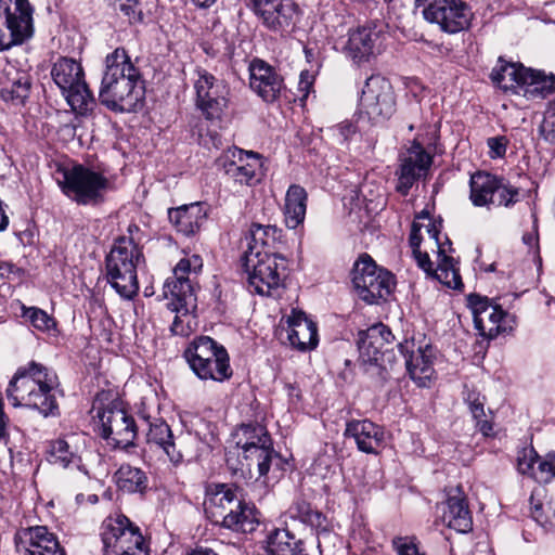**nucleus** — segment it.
Wrapping results in <instances>:
<instances>
[{"mask_svg":"<svg viewBox=\"0 0 555 555\" xmlns=\"http://www.w3.org/2000/svg\"><path fill=\"white\" fill-rule=\"evenodd\" d=\"M464 396H465L464 399H465L467 404L474 403V402L478 401L479 398H481L480 393L476 392L474 390H467L464 393Z\"/></svg>","mask_w":555,"mask_h":555,"instance_id":"60","label":"nucleus"},{"mask_svg":"<svg viewBox=\"0 0 555 555\" xmlns=\"http://www.w3.org/2000/svg\"><path fill=\"white\" fill-rule=\"evenodd\" d=\"M137 5L132 2H119L118 9L129 18L130 23L142 21V13L137 11Z\"/></svg>","mask_w":555,"mask_h":555,"instance_id":"53","label":"nucleus"},{"mask_svg":"<svg viewBox=\"0 0 555 555\" xmlns=\"http://www.w3.org/2000/svg\"><path fill=\"white\" fill-rule=\"evenodd\" d=\"M34 31V8L28 0H0V51L25 43Z\"/></svg>","mask_w":555,"mask_h":555,"instance_id":"10","label":"nucleus"},{"mask_svg":"<svg viewBox=\"0 0 555 555\" xmlns=\"http://www.w3.org/2000/svg\"><path fill=\"white\" fill-rule=\"evenodd\" d=\"M168 218L178 232L185 236L197 233L207 219V212L202 203L182 205L168 210Z\"/></svg>","mask_w":555,"mask_h":555,"instance_id":"28","label":"nucleus"},{"mask_svg":"<svg viewBox=\"0 0 555 555\" xmlns=\"http://www.w3.org/2000/svg\"><path fill=\"white\" fill-rule=\"evenodd\" d=\"M23 317L37 330L41 332H49L55 326L53 318L46 311L36 308H23Z\"/></svg>","mask_w":555,"mask_h":555,"instance_id":"44","label":"nucleus"},{"mask_svg":"<svg viewBox=\"0 0 555 555\" xmlns=\"http://www.w3.org/2000/svg\"><path fill=\"white\" fill-rule=\"evenodd\" d=\"M286 324L285 328L282 326L281 332H286V338L293 348L308 351L318 346L317 324L309 320L304 311L293 309L286 318Z\"/></svg>","mask_w":555,"mask_h":555,"instance_id":"25","label":"nucleus"},{"mask_svg":"<svg viewBox=\"0 0 555 555\" xmlns=\"http://www.w3.org/2000/svg\"><path fill=\"white\" fill-rule=\"evenodd\" d=\"M469 411L475 420L485 417V398L481 397L478 401L468 404Z\"/></svg>","mask_w":555,"mask_h":555,"instance_id":"57","label":"nucleus"},{"mask_svg":"<svg viewBox=\"0 0 555 555\" xmlns=\"http://www.w3.org/2000/svg\"><path fill=\"white\" fill-rule=\"evenodd\" d=\"M184 358L192 372L202 380L222 383L233 375L227 349L209 336H198L190 341Z\"/></svg>","mask_w":555,"mask_h":555,"instance_id":"7","label":"nucleus"},{"mask_svg":"<svg viewBox=\"0 0 555 555\" xmlns=\"http://www.w3.org/2000/svg\"><path fill=\"white\" fill-rule=\"evenodd\" d=\"M417 262V266L423 269L427 275H431L435 269H433V262L427 253H422L421 249L412 251Z\"/></svg>","mask_w":555,"mask_h":555,"instance_id":"54","label":"nucleus"},{"mask_svg":"<svg viewBox=\"0 0 555 555\" xmlns=\"http://www.w3.org/2000/svg\"><path fill=\"white\" fill-rule=\"evenodd\" d=\"M269 555H308L301 540L286 529H275L267 538Z\"/></svg>","mask_w":555,"mask_h":555,"instance_id":"37","label":"nucleus"},{"mask_svg":"<svg viewBox=\"0 0 555 555\" xmlns=\"http://www.w3.org/2000/svg\"><path fill=\"white\" fill-rule=\"evenodd\" d=\"M247 7L272 30L288 27L296 14L293 0H246Z\"/></svg>","mask_w":555,"mask_h":555,"instance_id":"23","label":"nucleus"},{"mask_svg":"<svg viewBox=\"0 0 555 555\" xmlns=\"http://www.w3.org/2000/svg\"><path fill=\"white\" fill-rule=\"evenodd\" d=\"M144 263L142 248L131 236H120L105 258L107 283L116 293L132 299L139 292L138 268Z\"/></svg>","mask_w":555,"mask_h":555,"instance_id":"4","label":"nucleus"},{"mask_svg":"<svg viewBox=\"0 0 555 555\" xmlns=\"http://www.w3.org/2000/svg\"><path fill=\"white\" fill-rule=\"evenodd\" d=\"M307 199V192L302 186L292 184L288 188L284 205L285 223L288 229H296L304 222L306 217Z\"/></svg>","mask_w":555,"mask_h":555,"instance_id":"36","label":"nucleus"},{"mask_svg":"<svg viewBox=\"0 0 555 555\" xmlns=\"http://www.w3.org/2000/svg\"><path fill=\"white\" fill-rule=\"evenodd\" d=\"M57 184L62 192L79 205H96L104 198L109 181L102 171L75 165L61 171Z\"/></svg>","mask_w":555,"mask_h":555,"instance_id":"9","label":"nucleus"},{"mask_svg":"<svg viewBox=\"0 0 555 555\" xmlns=\"http://www.w3.org/2000/svg\"><path fill=\"white\" fill-rule=\"evenodd\" d=\"M357 130V126L349 120H345L328 129L331 135L336 139L338 143H346L353 134H356Z\"/></svg>","mask_w":555,"mask_h":555,"instance_id":"48","label":"nucleus"},{"mask_svg":"<svg viewBox=\"0 0 555 555\" xmlns=\"http://www.w3.org/2000/svg\"><path fill=\"white\" fill-rule=\"evenodd\" d=\"M537 491H534L530 498V514L532 519L542 527H545L550 521L548 512L544 509V506L540 502H535Z\"/></svg>","mask_w":555,"mask_h":555,"instance_id":"50","label":"nucleus"},{"mask_svg":"<svg viewBox=\"0 0 555 555\" xmlns=\"http://www.w3.org/2000/svg\"><path fill=\"white\" fill-rule=\"evenodd\" d=\"M117 488L127 493H143L147 489L146 474L129 464L121 465L114 474Z\"/></svg>","mask_w":555,"mask_h":555,"instance_id":"38","label":"nucleus"},{"mask_svg":"<svg viewBox=\"0 0 555 555\" xmlns=\"http://www.w3.org/2000/svg\"><path fill=\"white\" fill-rule=\"evenodd\" d=\"M236 446L241 449L253 448V447H271L272 439L268 434L267 429L259 424H246L242 425L236 434Z\"/></svg>","mask_w":555,"mask_h":555,"instance_id":"40","label":"nucleus"},{"mask_svg":"<svg viewBox=\"0 0 555 555\" xmlns=\"http://www.w3.org/2000/svg\"><path fill=\"white\" fill-rule=\"evenodd\" d=\"M288 513L292 518L299 519L300 521L319 526L321 524V513L313 511L310 503L301 496H297L291 505Z\"/></svg>","mask_w":555,"mask_h":555,"instance_id":"43","label":"nucleus"},{"mask_svg":"<svg viewBox=\"0 0 555 555\" xmlns=\"http://www.w3.org/2000/svg\"><path fill=\"white\" fill-rule=\"evenodd\" d=\"M422 224L414 221L412 223L411 233L409 237V244L412 248V251L420 249L421 243H422V235H421Z\"/></svg>","mask_w":555,"mask_h":555,"instance_id":"56","label":"nucleus"},{"mask_svg":"<svg viewBox=\"0 0 555 555\" xmlns=\"http://www.w3.org/2000/svg\"><path fill=\"white\" fill-rule=\"evenodd\" d=\"M433 163V157L416 141H413L406 154L401 157L396 172L398 182L396 190L403 196L408 195L413 184L421 179Z\"/></svg>","mask_w":555,"mask_h":555,"instance_id":"20","label":"nucleus"},{"mask_svg":"<svg viewBox=\"0 0 555 555\" xmlns=\"http://www.w3.org/2000/svg\"><path fill=\"white\" fill-rule=\"evenodd\" d=\"M243 267L250 292L268 297L280 295L286 276L284 257L268 250H257V246H253L245 253Z\"/></svg>","mask_w":555,"mask_h":555,"instance_id":"6","label":"nucleus"},{"mask_svg":"<svg viewBox=\"0 0 555 555\" xmlns=\"http://www.w3.org/2000/svg\"><path fill=\"white\" fill-rule=\"evenodd\" d=\"M379 33L370 25L358 27L349 34L345 47L346 54L356 63L367 61L374 53Z\"/></svg>","mask_w":555,"mask_h":555,"instance_id":"30","label":"nucleus"},{"mask_svg":"<svg viewBox=\"0 0 555 555\" xmlns=\"http://www.w3.org/2000/svg\"><path fill=\"white\" fill-rule=\"evenodd\" d=\"M476 425H477V428L479 429V431L486 436V437H490L493 435V426L492 424L487 421V420H483V417L479 418V420H476Z\"/></svg>","mask_w":555,"mask_h":555,"instance_id":"58","label":"nucleus"},{"mask_svg":"<svg viewBox=\"0 0 555 555\" xmlns=\"http://www.w3.org/2000/svg\"><path fill=\"white\" fill-rule=\"evenodd\" d=\"M345 438H352L359 451L378 454L387 444L385 429L370 420H351L346 423Z\"/></svg>","mask_w":555,"mask_h":555,"instance_id":"24","label":"nucleus"},{"mask_svg":"<svg viewBox=\"0 0 555 555\" xmlns=\"http://www.w3.org/2000/svg\"><path fill=\"white\" fill-rule=\"evenodd\" d=\"M243 450V456L247 462L249 472L253 467L257 469V479L263 477L270 470L272 457L274 455L273 444L271 447H253Z\"/></svg>","mask_w":555,"mask_h":555,"instance_id":"41","label":"nucleus"},{"mask_svg":"<svg viewBox=\"0 0 555 555\" xmlns=\"http://www.w3.org/2000/svg\"><path fill=\"white\" fill-rule=\"evenodd\" d=\"M57 386L59 379L53 370L30 361L17 369L8 386L7 396L14 406L31 408L49 416L57 410Z\"/></svg>","mask_w":555,"mask_h":555,"instance_id":"2","label":"nucleus"},{"mask_svg":"<svg viewBox=\"0 0 555 555\" xmlns=\"http://www.w3.org/2000/svg\"><path fill=\"white\" fill-rule=\"evenodd\" d=\"M392 544L399 555H423L420 554L413 539L408 537L395 538Z\"/></svg>","mask_w":555,"mask_h":555,"instance_id":"51","label":"nucleus"},{"mask_svg":"<svg viewBox=\"0 0 555 555\" xmlns=\"http://www.w3.org/2000/svg\"><path fill=\"white\" fill-rule=\"evenodd\" d=\"M79 436L69 434L50 442L48 461L51 464L66 468L70 465L80 467Z\"/></svg>","mask_w":555,"mask_h":555,"instance_id":"31","label":"nucleus"},{"mask_svg":"<svg viewBox=\"0 0 555 555\" xmlns=\"http://www.w3.org/2000/svg\"><path fill=\"white\" fill-rule=\"evenodd\" d=\"M499 177L486 171H477L469 180V199L476 207H485L495 203V190Z\"/></svg>","mask_w":555,"mask_h":555,"instance_id":"33","label":"nucleus"},{"mask_svg":"<svg viewBox=\"0 0 555 555\" xmlns=\"http://www.w3.org/2000/svg\"><path fill=\"white\" fill-rule=\"evenodd\" d=\"M50 74L74 112L86 115L93 108L94 98L87 86L79 62L70 57H60L52 65Z\"/></svg>","mask_w":555,"mask_h":555,"instance_id":"8","label":"nucleus"},{"mask_svg":"<svg viewBox=\"0 0 555 555\" xmlns=\"http://www.w3.org/2000/svg\"><path fill=\"white\" fill-rule=\"evenodd\" d=\"M89 501L91 503H96L98 502V496L95 494H92V495L89 496Z\"/></svg>","mask_w":555,"mask_h":555,"instance_id":"63","label":"nucleus"},{"mask_svg":"<svg viewBox=\"0 0 555 555\" xmlns=\"http://www.w3.org/2000/svg\"><path fill=\"white\" fill-rule=\"evenodd\" d=\"M398 349L410 377L420 387H428L435 374L434 348L429 344L416 347L414 340H405L398 345Z\"/></svg>","mask_w":555,"mask_h":555,"instance_id":"19","label":"nucleus"},{"mask_svg":"<svg viewBox=\"0 0 555 555\" xmlns=\"http://www.w3.org/2000/svg\"><path fill=\"white\" fill-rule=\"evenodd\" d=\"M15 545L17 552L26 555H65L56 537L44 526L17 531Z\"/></svg>","mask_w":555,"mask_h":555,"instance_id":"22","label":"nucleus"},{"mask_svg":"<svg viewBox=\"0 0 555 555\" xmlns=\"http://www.w3.org/2000/svg\"><path fill=\"white\" fill-rule=\"evenodd\" d=\"M426 232L428 234L429 240L433 242V244H435L437 246L438 249L440 246L446 248V245H448L449 249H451V242L449 241L448 237H446L444 243H441L439 241L440 231L438 230V228L435 223L429 222L426 225Z\"/></svg>","mask_w":555,"mask_h":555,"instance_id":"55","label":"nucleus"},{"mask_svg":"<svg viewBox=\"0 0 555 555\" xmlns=\"http://www.w3.org/2000/svg\"><path fill=\"white\" fill-rule=\"evenodd\" d=\"M422 8L423 17L437 24L448 34H456L469 27L473 13L463 0H414Z\"/></svg>","mask_w":555,"mask_h":555,"instance_id":"13","label":"nucleus"},{"mask_svg":"<svg viewBox=\"0 0 555 555\" xmlns=\"http://www.w3.org/2000/svg\"><path fill=\"white\" fill-rule=\"evenodd\" d=\"M555 90V75L528 68L525 72L520 95L528 100L544 99Z\"/></svg>","mask_w":555,"mask_h":555,"instance_id":"35","label":"nucleus"},{"mask_svg":"<svg viewBox=\"0 0 555 555\" xmlns=\"http://www.w3.org/2000/svg\"><path fill=\"white\" fill-rule=\"evenodd\" d=\"M196 91V106L206 119H220L229 102V87L206 70L198 72L194 83Z\"/></svg>","mask_w":555,"mask_h":555,"instance_id":"17","label":"nucleus"},{"mask_svg":"<svg viewBox=\"0 0 555 555\" xmlns=\"http://www.w3.org/2000/svg\"><path fill=\"white\" fill-rule=\"evenodd\" d=\"M540 133L545 141L555 144V100L544 113L543 120L540 125Z\"/></svg>","mask_w":555,"mask_h":555,"instance_id":"46","label":"nucleus"},{"mask_svg":"<svg viewBox=\"0 0 555 555\" xmlns=\"http://www.w3.org/2000/svg\"><path fill=\"white\" fill-rule=\"evenodd\" d=\"M217 165L233 181L240 184L253 185L259 181L258 173L262 167V162L258 153L232 147L217 159Z\"/></svg>","mask_w":555,"mask_h":555,"instance_id":"18","label":"nucleus"},{"mask_svg":"<svg viewBox=\"0 0 555 555\" xmlns=\"http://www.w3.org/2000/svg\"><path fill=\"white\" fill-rule=\"evenodd\" d=\"M518 189L499 178V186L495 190V205L509 207L518 201Z\"/></svg>","mask_w":555,"mask_h":555,"instance_id":"45","label":"nucleus"},{"mask_svg":"<svg viewBox=\"0 0 555 555\" xmlns=\"http://www.w3.org/2000/svg\"><path fill=\"white\" fill-rule=\"evenodd\" d=\"M101 530L106 555H147V546L139 527L125 515L107 517Z\"/></svg>","mask_w":555,"mask_h":555,"instance_id":"11","label":"nucleus"},{"mask_svg":"<svg viewBox=\"0 0 555 555\" xmlns=\"http://www.w3.org/2000/svg\"><path fill=\"white\" fill-rule=\"evenodd\" d=\"M392 339L393 335L386 325L379 323L371 326L361 333L358 343L361 357L364 361L376 364L384 361V358L388 354L386 347Z\"/></svg>","mask_w":555,"mask_h":555,"instance_id":"26","label":"nucleus"},{"mask_svg":"<svg viewBox=\"0 0 555 555\" xmlns=\"http://www.w3.org/2000/svg\"><path fill=\"white\" fill-rule=\"evenodd\" d=\"M438 266L431 273V278L436 279L449 288L457 289L462 286L461 276L455 268L454 259L447 255V248L439 247Z\"/></svg>","mask_w":555,"mask_h":555,"instance_id":"39","label":"nucleus"},{"mask_svg":"<svg viewBox=\"0 0 555 555\" xmlns=\"http://www.w3.org/2000/svg\"><path fill=\"white\" fill-rule=\"evenodd\" d=\"M100 436L112 448L126 449L133 444L137 425L133 417L116 404L107 405L98 413Z\"/></svg>","mask_w":555,"mask_h":555,"instance_id":"16","label":"nucleus"},{"mask_svg":"<svg viewBox=\"0 0 555 555\" xmlns=\"http://www.w3.org/2000/svg\"><path fill=\"white\" fill-rule=\"evenodd\" d=\"M538 459L539 456L533 449H524L517 459L518 472L532 478Z\"/></svg>","mask_w":555,"mask_h":555,"instance_id":"47","label":"nucleus"},{"mask_svg":"<svg viewBox=\"0 0 555 555\" xmlns=\"http://www.w3.org/2000/svg\"><path fill=\"white\" fill-rule=\"evenodd\" d=\"M528 68L522 64L503 62L500 59L491 72V80L500 89L520 95L525 72H528Z\"/></svg>","mask_w":555,"mask_h":555,"instance_id":"32","label":"nucleus"},{"mask_svg":"<svg viewBox=\"0 0 555 555\" xmlns=\"http://www.w3.org/2000/svg\"><path fill=\"white\" fill-rule=\"evenodd\" d=\"M311 76L308 72H304L300 74V81H299V88L301 91H309V88L311 87Z\"/></svg>","mask_w":555,"mask_h":555,"instance_id":"59","label":"nucleus"},{"mask_svg":"<svg viewBox=\"0 0 555 555\" xmlns=\"http://www.w3.org/2000/svg\"><path fill=\"white\" fill-rule=\"evenodd\" d=\"M360 116L372 124L388 120L396 112V98L390 82L380 75H372L365 81L360 99Z\"/></svg>","mask_w":555,"mask_h":555,"instance_id":"14","label":"nucleus"},{"mask_svg":"<svg viewBox=\"0 0 555 555\" xmlns=\"http://www.w3.org/2000/svg\"><path fill=\"white\" fill-rule=\"evenodd\" d=\"M532 478L539 483H547L555 478V464L538 459Z\"/></svg>","mask_w":555,"mask_h":555,"instance_id":"49","label":"nucleus"},{"mask_svg":"<svg viewBox=\"0 0 555 555\" xmlns=\"http://www.w3.org/2000/svg\"><path fill=\"white\" fill-rule=\"evenodd\" d=\"M351 274L358 297L370 305L385 300L395 287L393 275L378 268L369 255H362L356 261Z\"/></svg>","mask_w":555,"mask_h":555,"instance_id":"12","label":"nucleus"},{"mask_svg":"<svg viewBox=\"0 0 555 555\" xmlns=\"http://www.w3.org/2000/svg\"><path fill=\"white\" fill-rule=\"evenodd\" d=\"M467 302L480 336L493 339L513 328L514 318L488 297L470 294Z\"/></svg>","mask_w":555,"mask_h":555,"instance_id":"15","label":"nucleus"},{"mask_svg":"<svg viewBox=\"0 0 555 555\" xmlns=\"http://www.w3.org/2000/svg\"><path fill=\"white\" fill-rule=\"evenodd\" d=\"M442 522L456 532L466 533L473 528V518L463 491L457 487L454 493H449L441 505Z\"/></svg>","mask_w":555,"mask_h":555,"instance_id":"27","label":"nucleus"},{"mask_svg":"<svg viewBox=\"0 0 555 555\" xmlns=\"http://www.w3.org/2000/svg\"><path fill=\"white\" fill-rule=\"evenodd\" d=\"M3 86L0 90L1 99L13 105H23L30 94V75L10 66L3 70Z\"/></svg>","mask_w":555,"mask_h":555,"instance_id":"29","label":"nucleus"},{"mask_svg":"<svg viewBox=\"0 0 555 555\" xmlns=\"http://www.w3.org/2000/svg\"><path fill=\"white\" fill-rule=\"evenodd\" d=\"M279 234L280 230L275 225L253 223L249 229L248 250L253 246H257V250H266L267 247H271L275 243Z\"/></svg>","mask_w":555,"mask_h":555,"instance_id":"42","label":"nucleus"},{"mask_svg":"<svg viewBox=\"0 0 555 555\" xmlns=\"http://www.w3.org/2000/svg\"><path fill=\"white\" fill-rule=\"evenodd\" d=\"M105 64L99 92L101 103L113 112H137L145 95L140 70L131 63L124 48H117L108 54Z\"/></svg>","mask_w":555,"mask_h":555,"instance_id":"1","label":"nucleus"},{"mask_svg":"<svg viewBox=\"0 0 555 555\" xmlns=\"http://www.w3.org/2000/svg\"><path fill=\"white\" fill-rule=\"evenodd\" d=\"M188 555H218V554L208 547H197V548L192 550Z\"/></svg>","mask_w":555,"mask_h":555,"instance_id":"61","label":"nucleus"},{"mask_svg":"<svg viewBox=\"0 0 555 555\" xmlns=\"http://www.w3.org/2000/svg\"><path fill=\"white\" fill-rule=\"evenodd\" d=\"M249 72V86L264 102L273 103L286 92L284 78L264 61H253Z\"/></svg>","mask_w":555,"mask_h":555,"instance_id":"21","label":"nucleus"},{"mask_svg":"<svg viewBox=\"0 0 555 555\" xmlns=\"http://www.w3.org/2000/svg\"><path fill=\"white\" fill-rule=\"evenodd\" d=\"M204 506L214 524L235 532H253L259 524L255 505L246 502L234 485L208 486Z\"/></svg>","mask_w":555,"mask_h":555,"instance_id":"3","label":"nucleus"},{"mask_svg":"<svg viewBox=\"0 0 555 555\" xmlns=\"http://www.w3.org/2000/svg\"><path fill=\"white\" fill-rule=\"evenodd\" d=\"M508 140L506 137L498 135L487 140L491 158L503 157L506 153Z\"/></svg>","mask_w":555,"mask_h":555,"instance_id":"52","label":"nucleus"},{"mask_svg":"<svg viewBox=\"0 0 555 555\" xmlns=\"http://www.w3.org/2000/svg\"><path fill=\"white\" fill-rule=\"evenodd\" d=\"M147 442L160 447L168 456L169 461L179 465L183 461V452L177 448L170 427L160 420L149 423Z\"/></svg>","mask_w":555,"mask_h":555,"instance_id":"34","label":"nucleus"},{"mask_svg":"<svg viewBox=\"0 0 555 555\" xmlns=\"http://www.w3.org/2000/svg\"><path fill=\"white\" fill-rule=\"evenodd\" d=\"M202 267V258L197 255L183 258L175 267L172 276L164 284V295L169 299L168 309L176 312L170 326L175 335L185 336L190 332V326L184 324L183 318L196 308V297L189 275L197 274Z\"/></svg>","mask_w":555,"mask_h":555,"instance_id":"5","label":"nucleus"},{"mask_svg":"<svg viewBox=\"0 0 555 555\" xmlns=\"http://www.w3.org/2000/svg\"><path fill=\"white\" fill-rule=\"evenodd\" d=\"M193 3L198 8H209L211 7L217 0H192Z\"/></svg>","mask_w":555,"mask_h":555,"instance_id":"62","label":"nucleus"}]
</instances>
